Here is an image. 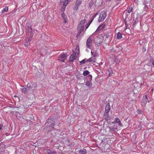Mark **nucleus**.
Here are the masks:
<instances>
[{
	"instance_id": "8",
	"label": "nucleus",
	"mask_w": 154,
	"mask_h": 154,
	"mask_svg": "<svg viewBox=\"0 0 154 154\" xmlns=\"http://www.w3.org/2000/svg\"><path fill=\"white\" fill-rule=\"evenodd\" d=\"M110 109V106L108 102L106 103L105 113H108Z\"/></svg>"
},
{
	"instance_id": "45",
	"label": "nucleus",
	"mask_w": 154,
	"mask_h": 154,
	"mask_svg": "<svg viewBox=\"0 0 154 154\" xmlns=\"http://www.w3.org/2000/svg\"><path fill=\"white\" fill-rule=\"evenodd\" d=\"M116 0L118 1H120V0Z\"/></svg>"
},
{
	"instance_id": "7",
	"label": "nucleus",
	"mask_w": 154,
	"mask_h": 154,
	"mask_svg": "<svg viewBox=\"0 0 154 154\" xmlns=\"http://www.w3.org/2000/svg\"><path fill=\"white\" fill-rule=\"evenodd\" d=\"M77 58V56L76 55L75 53H73L71 54V55L69 57V61L70 62H73Z\"/></svg>"
},
{
	"instance_id": "43",
	"label": "nucleus",
	"mask_w": 154,
	"mask_h": 154,
	"mask_svg": "<svg viewBox=\"0 0 154 154\" xmlns=\"http://www.w3.org/2000/svg\"><path fill=\"white\" fill-rule=\"evenodd\" d=\"M17 97V96H16V95H15V96H14V97Z\"/></svg>"
},
{
	"instance_id": "11",
	"label": "nucleus",
	"mask_w": 154,
	"mask_h": 154,
	"mask_svg": "<svg viewBox=\"0 0 154 154\" xmlns=\"http://www.w3.org/2000/svg\"><path fill=\"white\" fill-rule=\"evenodd\" d=\"M104 116L105 117V120L107 121L110 119V117H109L108 114V113H105V114H104Z\"/></svg>"
},
{
	"instance_id": "20",
	"label": "nucleus",
	"mask_w": 154,
	"mask_h": 154,
	"mask_svg": "<svg viewBox=\"0 0 154 154\" xmlns=\"http://www.w3.org/2000/svg\"><path fill=\"white\" fill-rule=\"evenodd\" d=\"M122 38V35L120 32H118L117 34V38L118 39H120Z\"/></svg>"
},
{
	"instance_id": "28",
	"label": "nucleus",
	"mask_w": 154,
	"mask_h": 154,
	"mask_svg": "<svg viewBox=\"0 0 154 154\" xmlns=\"http://www.w3.org/2000/svg\"><path fill=\"white\" fill-rule=\"evenodd\" d=\"M91 81H87L86 83V86L89 87L90 86L91 84Z\"/></svg>"
},
{
	"instance_id": "19",
	"label": "nucleus",
	"mask_w": 154,
	"mask_h": 154,
	"mask_svg": "<svg viewBox=\"0 0 154 154\" xmlns=\"http://www.w3.org/2000/svg\"><path fill=\"white\" fill-rule=\"evenodd\" d=\"M103 25H100V26H99L98 27V28H97V29L96 30V32L95 33L101 30L103 28Z\"/></svg>"
},
{
	"instance_id": "24",
	"label": "nucleus",
	"mask_w": 154,
	"mask_h": 154,
	"mask_svg": "<svg viewBox=\"0 0 154 154\" xmlns=\"http://www.w3.org/2000/svg\"><path fill=\"white\" fill-rule=\"evenodd\" d=\"M8 11V8L7 7H5L2 11V13H4L5 12H7Z\"/></svg>"
},
{
	"instance_id": "25",
	"label": "nucleus",
	"mask_w": 154,
	"mask_h": 154,
	"mask_svg": "<svg viewBox=\"0 0 154 154\" xmlns=\"http://www.w3.org/2000/svg\"><path fill=\"white\" fill-rule=\"evenodd\" d=\"M89 72L88 70H86L83 73V75L84 76H85L87 75H88L89 74Z\"/></svg>"
},
{
	"instance_id": "40",
	"label": "nucleus",
	"mask_w": 154,
	"mask_h": 154,
	"mask_svg": "<svg viewBox=\"0 0 154 154\" xmlns=\"http://www.w3.org/2000/svg\"><path fill=\"white\" fill-rule=\"evenodd\" d=\"M69 2H71L72 0H67Z\"/></svg>"
},
{
	"instance_id": "16",
	"label": "nucleus",
	"mask_w": 154,
	"mask_h": 154,
	"mask_svg": "<svg viewBox=\"0 0 154 154\" xmlns=\"http://www.w3.org/2000/svg\"><path fill=\"white\" fill-rule=\"evenodd\" d=\"M86 150L84 149L80 150L79 151V152L81 153V154H86Z\"/></svg>"
},
{
	"instance_id": "44",
	"label": "nucleus",
	"mask_w": 154,
	"mask_h": 154,
	"mask_svg": "<svg viewBox=\"0 0 154 154\" xmlns=\"http://www.w3.org/2000/svg\"><path fill=\"white\" fill-rule=\"evenodd\" d=\"M146 51V49H145V50H144V51Z\"/></svg>"
},
{
	"instance_id": "26",
	"label": "nucleus",
	"mask_w": 154,
	"mask_h": 154,
	"mask_svg": "<svg viewBox=\"0 0 154 154\" xmlns=\"http://www.w3.org/2000/svg\"><path fill=\"white\" fill-rule=\"evenodd\" d=\"M108 71L109 72V76H111V74L112 73V71L111 69L109 68L108 69Z\"/></svg>"
},
{
	"instance_id": "30",
	"label": "nucleus",
	"mask_w": 154,
	"mask_h": 154,
	"mask_svg": "<svg viewBox=\"0 0 154 154\" xmlns=\"http://www.w3.org/2000/svg\"><path fill=\"white\" fill-rule=\"evenodd\" d=\"M30 41L29 40H28V42H26L25 43L24 45L25 47H27L29 44Z\"/></svg>"
},
{
	"instance_id": "5",
	"label": "nucleus",
	"mask_w": 154,
	"mask_h": 154,
	"mask_svg": "<svg viewBox=\"0 0 154 154\" xmlns=\"http://www.w3.org/2000/svg\"><path fill=\"white\" fill-rule=\"evenodd\" d=\"M68 56L66 53H62L60 55L59 60L62 62H64L65 60L66 59Z\"/></svg>"
},
{
	"instance_id": "14",
	"label": "nucleus",
	"mask_w": 154,
	"mask_h": 154,
	"mask_svg": "<svg viewBox=\"0 0 154 154\" xmlns=\"http://www.w3.org/2000/svg\"><path fill=\"white\" fill-rule=\"evenodd\" d=\"M85 21V19H84L82 20L80 22V23L79 24V27H80V26H84V24Z\"/></svg>"
},
{
	"instance_id": "38",
	"label": "nucleus",
	"mask_w": 154,
	"mask_h": 154,
	"mask_svg": "<svg viewBox=\"0 0 154 154\" xmlns=\"http://www.w3.org/2000/svg\"><path fill=\"white\" fill-rule=\"evenodd\" d=\"M152 64L154 66V60L152 62Z\"/></svg>"
},
{
	"instance_id": "41",
	"label": "nucleus",
	"mask_w": 154,
	"mask_h": 154,
	"mask_svg": "<svg viewBox=\"0 0 154 154\" xmlns=\"http://www.w3.org/2000/svg\"><path fill=\"white\" fill-rule=\"evenodd\" d=\"M115 61L116 62V63H119V62L117 60H115Z\"/></svg>"
},
{
	"instance_id": "10",
	"label": "nucleus",
	"mask_w": 154,
	"mask_h": 154,
	"mask_svg": "<svg viewBox=\"0 0 154 154\" xmlns=\"http://www.w3.org/2000/svg\"><path fill=\"white\" fill-rule=\"evenodd\" d=\"M84 29V26H80V27H79V25H78V32L79 33H81Z\"/></svg>"
},
{
	"instance_id": "6",
	"label": "nucleus",
	"mask_w": 154,
	"mask_h": 154,
	"mask_svg": "<svg viewBox=\"0 0 154 154\" xmlns=\"http://www.w3.org/2000/svg\"><path fill=\"white\" fill-rule=\"evenodd\" d=\"M51 119H48V121L47 122H46L45 123V125L48 126V128L49 127L52 128V129H50L48 130L49 131H51L53 129V128H54V121H52V122H51V123H50V121H51Z\"/></svg>"
},
{
	"instance_id": "27",
	"label": "nucleus",
	"mask_w": 154,
	"mask_h": 154,
	"mask_svg": "<svg viewBox=\"0 0 154 154\" xmlns=\"http://www.w3.org/2000/svg\"><path fill=\"white\" fill-rule=\"evenodd\" d=\"M127 12L128 13H130L132 12V8L131 7H129L127 9Z\"/></svg>"
},
{
	"instance_id": "35",
	"label": "nucleus",
	"mask_w": 154,
	"mask_h": 154,
	"mask_svg": "<svg viewBox=\"0 0 154 154\" xmlns=\"http://www.w3.org/2000/svg\"><path fill=\"white\" fill-rule=\"evenodd\" d=\"M65 6H63V7L62 8V9H61V11H64L65 10Z\"/></svg>"
},
{
	"instance_id": "31",
	"label": "nucleus",
	"mask_w": 154,
	"mask_h": 154,
	"mask_svg": "<svg viewBox=\"0 0 154 154\" xmlns=\"http://www.w3.org/2000/svg\"><path fill=\"white\" fill-rule=\"evenodd\" d=\"M90 24H91V23L88 22V23L87 24V25L86 26V29H87L88 27L90 26Z\"/></svg>"
},
{
	"instance_id": "34",
	"label": "nucleus",
	"mask_w": 154,
	"mask_h": 154,
	"mask_svg": "<svg viewBox=\"0 0 154 154\" xmlns=\"http://www.w3.org/2000/svg\"><path fill=\"white\" fill-rule=\"evenodd\" d=\"M111 34L110 33V34H107V35H106V38H109L110 36V35H111Z\"/></svg>"
},
{
	"instance_id": "37",
	"label": "nucleus",
	"mask_w": 154,
	"mask_h": 154,
	"mask_svg": "<svg viewBox=\"0 0 154 154\" xmlns=\"http://www.w3.org/2000/svg\"><path fill=\"white\" fill-rule=\"evenodd\" d=\"M2 126H3L2 125H0V130L2 129Z\"/></svg>"
},
{
	"instance_id": "17",
	"label": "nucleus",
	"mask_w": 154,
	"mask_h": 154,
	"mask_svg": "<svg viewBox=\"0 0 154 154\" xmlns=\"http://www.w3.org/2000/svg\"><path fill=\"white\" fill-rule=\"evenodd\" d=\"M91 53L94 57H96L98 55L96 51H94L93 50H91Z\"/></svg>"
},
{
	"instance_id": "18",
	"label": "nucleus",
	"mask_w": 154,
	"mask_h": 154,
	"mask_svg": "<svg viewBox=\"0 0 154 154\" xmlns=\"http://www.w3.org/2000/svg\"><path fill=\"white\" fill-rule=\"evenodd\" d=\"M82 0H77L76 2L75 5L79 6L82 4Z\"/></svg>"
},
{
	"instance_id": "39",
	"label": "nucleus",
	"mask_w": 154,
	"mask_h": 154,
	"mask_svg": "<svg viewBox=\"0 0 154 154\" xmlns=\"http://www.w3.org/2000/svg\"><path fill=\"white\" fill-rule=\"evenodd\" d=\"M93 19H92V20L90 22H88V23H91V22H92V21H93Z\"/></svg>"
},
{
	"instance_id": "36",
	"label": "nucleus",
	"mask_w": 154,
	"mask_h": 154,
	"mask_svg": "<svg viewBox=\"0 0 154 154\" xmlns=\"http://www.w3.org/2000/svg\"><path fill=\"white\" fill-rule=\"evenodd\" d=\"M97 13H96V14L94 15V16H92V19H93L97 15Z\"/></svg>"
},
{
	"instance_id": "12",
	"label": "nucleus",
	"mask_w": 154,
	"mask_h": 154,
	"mask_svg": "<svg viewBox=\"0 0 154 154\" xmlns=\"http://www.w3.org/2000/svg\"><path fill=\"white\" fill-rule=\"evenodd\" d=\"M95 57H94V56L93 57H92L90 58H89L88 59V60L87 61H88L89 62H95Z\"/></svg>"
},
{
	"instance_id": "21",
	"label": "nucleus",
	"mask_w": 154,
	"mask_h": 154,
	"mask_svg": "<svg viewBox=\"0 0 154 154\" xmlns=\"http://www.w3.org/2000/svg\"><path fill=\"white\" fill-rule=\"evenodd\" d=\"M79 6H78L76 5H75L74 7L73 8L74 11L75 12H76L78 10Z\"/></svg>"
},
{
	"instance_id": "29",
	"label": "nucleus",
	"mask_w": 154,
	"mask_h": 154,
	"mask_svg": "<svg viewBox=\"0 0 154 154\" xmlns=\"http://www.w3.org/2000/svg\"><path fill=\"white\" fill-rule=\"evenodd\" d=\"M119 120H120L119 119V118L118 117H117L116 118L114 121L113 122H112V123L113 124L114 123H118V122L119 121Z\"/></svg>"
},
{
	"instance_id": "22",
	"label": "nucleus",
	"mask_w": 154,
	"mask_h": 154,
	"mask_svg": "<svg viewBox=\"0 0 154 154\" xmlns=\"http://www.w3.org/2000/svg\"><path fill=\"white\" fill-rule=\"evenodd\" d=\"M62 17L63 18V19L64 20V22L65 23H66V17L64 13H63L62 14Z\"/></svg>"
},
{
	"instance_id": "2",
	"label": "nucleus",
	"mask_w": 154,
	"mask_h": 154,
	"mask_svg": "<svg viewBox=\"0 0 154 154\" xmlns=\"http://www.w3.org/2000/svg\"><path fill=\"white\" fill-rule=\"evenodd\" d=\"M94 42L95 44L98 45L101 43L103 39V37L101 35L94 36Z\"/></svg>"
},
{
	"instance_id": "23",
	"label": "nucleus",
	"mask_w": 154,
	"mask_h": 154,
	"mask_svg": "<svg viewBox=\"0 0 154 154\" xmlns=\"http://www.w3.org/2000/svg\"><path fill=\"white\" fill-rule=\"evenodd\" d=\"M87 60H86V59H85L82 60L80 62V63L81 64H84L85 63L88 62V61H87Z\"/></svg>"
},
{
	"instance_id": "9",
	"label": "nucleus",
	"mask_w": 154,
	"mask_h": 154,
	"mask_svg": "<svg viewBox=\"0 0 154 154\" xmlns=\"http://www.w3.org/2000/svg\"><path fill=\"white\" fill-rule=\"evenodd\" d=\"M143 99L141 102V104L143 105H145L147 103L148 100L147 98L146 95L143 96Z\"/></svg>"
},
{
	"instance_id": "32",
	"label": "nucleus",
	"mask_w": 154,
	"mask_h": 154,
	"mask_svg": "<svg viewBox=\"0 0 154 154\" xmlns=\"http://www.w3.org/2000/svg\"><path fill=\"white\" fill-rule=\"evenodd\" d=\"M118 123L119 125L120 126H122V125L121 123V121L120 120H119L118 122Z\"/></svg>"
},
{
	"instance_id": "15",
	"label": "nucleus",
	"mask_w": 154,
	"mask_h": 154,
	"mask_svg": "<svg viewBox=\"0 0 154 154\" xmlns=\"http://www.w3.org/2000/svg\"><path fill=\"white\" fill-rule=\"evenodd\" d=\"M21 89L23 92H24L25 93H26L28 90L27 89V87L26 88L22 87L21 88Z\"/></svg>"
},
{
	"instance_id": "42",
	"label": "nucleus",
	"mask_w": 154,
	"mask_h": 154,
	"mask_svg": "<svg viewBox=\"0 0 154 154\" xmlns=\"http://www.w3.org/2000/svg\"><path fill=\"white\" fill-rule=\"evenodd\" d=\"M113 49H112L111 50V51H113Z\"/></svg>"
},
{
	"instance_id": "33",
	"label": "nucleus",
	"mask_w": 154,
	"mask_h": 154,
	"mask_svg": "<svg viewBox=\"0 0 154 154\" xmlns=\"http://www.w3.org/2000/svg\"><path fill=\"white\" fill-rule=\"evenodd\" d=\"M54 153V152H52L51 151H48V154H51V153Z\"/></svg>"
},
{
	"instance_id": "1",
	"label": "nucleus",
	"mask_w": 154,
	"mask_h": 154,
	"mask_svg": "<svg viewBox=\"0 0 154 154\" xmlns=\"http://www.w3.org/2000/svg\"><path fill=\"white\" fill-rule=\"evenodd\" d=\"M27 89L29 91H33L36 90L37 84L35 83H29L27 85Z\"/></svg>"
},
{
	"instance_id": "3",
	"label": "nucleus",
	"mask_w": 154,
	"mask_h": 154,
	"mask_svg": "<svg viewBox=\"0 0 154 154\" xmlns=\"http://www.w3.org/2000/svg\"><path fill=\"white\" fill-rule=\"evenodd\" d=\"M94 33L93 34L90 36L86 42V45L88 48H90L91 47L92 43V40H94Z\"/></svg>"
},
{
	"instance_id": "13",
	"label": "nucleus",
	"mask_w": 154,
	"mask_h": 154,
	"mask_svg": "<svg viewBox=\"0 0 154 154\" xmlns=\"http://www.w3.org/2000/svg\"><path fill=\"white\" fill-rule=\"evenodd\" d=\"M60 2L61 3L63 2V6H65V7H66V6L67 5V4H68V3L69 2H68V1H67V0H65L64 1V2H63V0H61Z\"/></svg>"
},
{
	"instance_id": "4",
	"label": "nucleus",
	"mask_w": 154,
	"mask_h": 154,
	"mask_svg": "<svg viewBox=\"0 0 154 154\" xmlns=\"http://www.w3.org/2000/svg\"><path fill=\"white\" fill-rule=\"evenodd\" d=\"M106 16V13L105 11H103L100 13L98 18V21L101 22L103 21Z\"/></svg>"
}]
</instances>
